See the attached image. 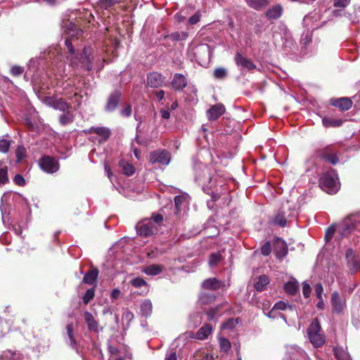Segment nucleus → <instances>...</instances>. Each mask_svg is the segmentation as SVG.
Returning <instances> with one entry per match:
<instances>
[{"instance_id":"nucleus-61","label":"nucleus","mask_w":360,"mask_h":360,"mask_svg":"<svg viewBox=\"0 0 360 360\" xmlns=\"http://www.w3.org/2000/svg\"><path fill=\"white\" fill-rule=\"evenodd\" d=\"M314 292L318 299L323 298V288L321 283H318L314 285Z\"/></svg>"},{"instance_id":"nucleus-27","label":"nucleus","mask_w":360,"mask_h":360,"mask_svg":"<svg viewBox=\"0 0 360 360\" xmlns=\"http://www.w3.org/2000/svg\"><path fill=\"white\" fill-rule=\"evenodd\" d=\"M84 320L89 330L95 333L99 332L98 323L94 316L88 311L84 313Z\"/></svg>"},{"instance_id":"nucleus-48","label":"nucleus","mask_w":360,"mask_h":360,"mask_svg":"<svg viewBox=\"0 0 360 360\" xmlns=\"http://www.w3.org/2000/svg\"><path fill=\"white\" fill-rule=\"evenodd\" d=\"M131 284L135 288L144 287L146 290H148V283L143 278L141 277L133 278L131 281Z\"/></svg>"},{"instance_id":"nucleus-18","label":"nucleus","mask_w":360,"mask_h":360,"mask_svg":"<svg viewBox=\"0 0 360 360\" xmlns=\"http://www.w3.org/2000/svg\"><path fill=\"white\" fill-rule=\"evenodd\" d=\"M187 79L182 74L179 73L174 74L171 82L172 89L179 91H182L187 86Z\"/></svg>"},{"instance_id":"nucleus-13","label":"nucleus","mask_w":360,"mask_h":360,"mask_svg":"<svg viewBox=\"0 0 360 360\" xmlns=\"http://www.w3.org/2000/svg\"><path fill=\"white\" fill-rule=\"evenodd\" d=\"M46 103L56 110L63 112L70 110L71 105L68 104L63 98H54L49 97L46 99Z\"/></svg>"},{"instance_id":"nucleus-32","label":"nucleus","mask_w":360,"mask_h":360,"mask_svg":"<svg viewBox=\"0 0 360 360\" xmlns=\"http://www.w3.org/2000/svg\"><path fill=\"white\" fill-rule=\"evenodd\" d=\"M299 283L292 278L284 284V290L288 295H295L298 291Z\"/></svg>"},{"instance_id":"nucleus-49","label":"nucleus","mask_w":360,"mask_h":360,"mask_svg":"<svg viewBox=\"0 0 360 360\" xmlns=\"http://www.w3.org/2000/svg\"><path fill=\"white\" fill-rule=\"evenodd\" d=\"M11 146V141L5 139V136L0 138V152L6 153Z\"/></svg>"},{"instance_id":"nucleus-33","label":"nucleus","mask_w":360,"mask_h":360,"mask_svg":"<svg viewBox=\"0 0 360 360\" xmlns=\"http://www.w3.org/2000/svg\"><path fill=\"white\" fill-rule=\"evenodd\" d=\"M153 311V304L150 300H143L140 304V314L146 318L150 316Z\"/></svg>"},{"instance_id":"nucleus-8","label":"nucleus","mask_w":360,"mask_h":360,"mask_svg":"<svg viewBox=\"0 0 360 360\" xmlns=\"http://www.w3.org/2000/svg\"><path fill=\"white\" fill-rule=\"evenodd\" d=\"M39 165L40 168L48 174H53L60 168L58 160L48 155L43 156L39 160Z\"/></svg>"},{"instance_id":"nucleus-45","label":"nucleus","mask_w":360,"mask_h":360,"mask_svg":"<svg viewBox=\"0 0 360 360\" xmlns=\"http://www.w3.org/2000/svg\"><path fill=\"white\" fill-rule=\"evenodd\" d=\"M186 197L185 195H176L174 197V201L176 207L175 214H178L182 210V205L184 203Z\"/></svg>"},{"instance_id":"nucleus-22","label":"nucleus","mask_w":360,"mask_h":360,"mask_svg":"<svg viewBox=\"0 0 360 360\" xmlns=\"http://www.w3.org/2000/svg\"><path fill=\"white\" fill-rule=\"evenodd\" d=\"M225 112L224 105L218 103L212 105L207 111V115L209 120H216Z\"/></svg>"},{"instance_id":"nucleus-25","label":"nucleus","mask_w":360,"mask_h":360,"mask_svg":"<svg viewBox=\"0 0 360 360\" xmlns=\"http://www.w3.org/2000/svg\"><path fill=\"white\" fill-rule=\"evenodd\" d=\"M331 302L333 307V310L336 313L342 312L345 307V302L344 300L340 298L339 293L338 292H333L331 296Z\"/></svg>"},{"instance_id":"nucleus-57","label":"nucleus","mask_w":360,"mask_h":360,"mask_svg":"<svg viewBox=\"0 0 360 360\" xmlns=\"http://www.w3.org/2000/svg\"><path fill=\"white\" fill-rule=\"evenodd\" d=\"M213 75L216 79H224L226 76V70L223 68H218L214 70Z\"/></svg>"},{"instance_id":"nucleus-55","label":"nucleus","mask_w":360,"mask_h":360,"mask_svg":"<svg viewBox=\"0 0 360 360\" xmlns=\"http://www.w3.org/2000/svg\"><path fill=\"white\" fill-rule=\"evenodd\" d=\"M202 352L201 350H198L193 354L191 359L193 360H198V359L199 357L202 356V359L200 360H214L212 356H211L208 354H205L203 356H202Z\"/></svg>"},{"instance_id":"nucleus-40","label":"nucleus","mask_w":360,"mask_h":360,"mask_svg":"<svg viewBox=\"0 0 360 360\" xmlns=\"http://www.w3.org/2000/svg\"><path fill=\"white\" fill-rule=\"evenodd\" d=\"M0 360H22V358L20 354L7 350L0 354Z\"/></svg>"},{"instance_id":"nucleus-2","label":"nucleus","mask_w":360,"mask_h":360,"mask_svg":"<svg viewBox=\"0 0 360 360\" xmlns=\"http://www.w3.org/2000/svg\"><path fill=\"white\" fill-rule=\"evenodd\" d=\"M194 180L202 186L203 191L212 195V201H217L219 198V194L212 190L217 186V179L211 176L210 168L201 162L193 159Z\"/></svg>"},{"instance_id":"nucleus-11","label":"nucleus","mask_w":360,"mask_h":360,"mask_svg":"<svg viewBox=\"0 0 360 360\" xmlns=\"http://www.w3.org/2000/svg\"><path fill=\"white\" fill-rule=\"evenodd\" d=\"M158 230L157 225L153 224V221L148 219H145L137 226L139 235L145 237L157 233Z\"/></svg>"},{"instance_id":"nucleus-36","label":"nucleus","mask_w":360,"mask_h":360,"mask_svg":"<svg viewBox=\"0 0 360 360\" xmlns=\"http://www.w3.org/2000/svg\"><path fill=\"white\" fill-rule=\"evenodd\" d=\"M323 125L325 127H338L342 124L341 119L325 117L322 119Z\"/></svg>"},{"instance_id":"nucleus-21","label":"nucleus","mask_w":360,"mask_h":360,"mask_svg":"<svg viewBox=\"0 0 360 360\" xmlns=\"http://www.w3.org/2000/svg\"><path fill=\"white\" fill-rule=\"evenodd\" d=\"M165 82V77L158 72H152L147 76V84L152 88L162 86Z\"/></svg>"},{"instance_id":"nucleus-19","label":"nucleus","mask_w":360,"mask_h":360,"mask_svg":"<svg viewBox=\"0 0 360 360\" xmlns=\"http://www.w3.org/2000/svg\"><path fill=\"white\" fill-rule=\"evenodd\" d=\"M213 328L211 324L206 323L202 326L197 332L192 333L190 336L194 339L204 340L208 338L212 333Z\"/></svg>"},{"instance_id":"nucleus-30","label":"nucleus","mask_w":360,"mask_h":360,"mask_svg":"<svg viewBox=\"0 0 360 360\" xmlns=\"http://www.w3.org/2000/svg\"><path fill=\"white\" fill-rule=\"evenodd\" d=\"M66 333L68 338L65 339L66 342L74 349L78 352L77 343L74 336L73 323H69L66 326Z\"/></svg>"},{"instance_id":"nucleus-53","label":"nucleus","mask_w":360,"mask_h":360,"mask_svg":"<svg viewBox=\"0 0 360 360\" xmlns=\"http://www.w3.org/2000/svg\"><path fill=\"white\" fill-rule=\"evenodd\" d=\"M190 320L191 322L193 321V323H191V326L193 328H196L202 322V314L200 313H195L191 316Z\"/></svg>"},{"instance_id":"nucleus-7","label":"nucleus","mask_w":360,"mask_h":360,"mask_svg":"<svg viewBox=\"0 0 360 360\" xmlns=\"http://www.w3.org/2000/svg\"><path fill=\"white\" fill-rule=\"evenodd\" d=\"M281 39L283 41V49L285 54L291 56L296 53L297 47L288 27L283 25L281 26Z\"/></svg>"},{"instance_id":"nucleus-58","label":"nucleus","mask_w":360,"mask_h":360,"mask_svg":"<svg viewBox=\"0 0 360 360\" xmlns=\"http://www.w3.org/2000/svg\"><path fill=\"white\" fill-rule=\"evenodd\" d=\"M219 345H220L221 349H222L225 352L228 351L231 348L230 342L229 341L228 339L224 338H221L219 339Z\"/></svg>"},{"instance_id":"nucleus-14","label":"nucleus","mask_w":360,"mask_h":360,"mask_svg":"<svg viewBox=\"0 0 360 360\" xmlns=\"http://www.w3.org/2000/svg\"><path fill=\"white\" fill-rule=\"evenodd\" d=\"M58 91L60 94L65 96L73 94L74 96L77 97L78 93L77 92V87L75 85V81L72 79H68L61 82V84L58 87Z\"/></svg>"},{"instance_id":"nucleus-46","label":"nucleus","mask_w":360,"mask_h":360,"mask_svg":"<svg viewBox=\"0 0 360 360\" xmlns=\"http://www.w3.org/2000/svg\"><path fill=\"white\" fill-rule=\"evenodd\" d=\"M16 162H20L26 157V149L25 148L20 145L15 150Z\"/></svg>"},{"instance_id":"nucleus-15","label":"nucleus","mask_w":360,"mask_h":360,"mask_svg":"<svg viewBox=\"0 0 360 360\" xmlns=\"http://www.w3.org/2000/svg\"><path fill=\"white\" fill-rule=\"evenodd\" d=\"M228 309L229 304L227 302L222 303L219 305H217L216 307L210 309L206 313L207 321H212L217 320Z\"/></svg>"},{"instance_id":"nucleus-3","label":"nucleus","mask_w":360,"mask_h":360,"mask_svg":"<svg viewBox=\"0 0 360 360\" xmlns=\"http://www.w3.org/2000/svg\"><path fill=\"white\" fill-rule=\"evenodd\" d=\"M65 44L70 54L68 59L70 60V65L74 69L91 71L92 69V48L91 46H84L82 52L76 51L73 47L72 39H66Z\"/></svg>"},{"instance_id":"nucleus-34","label":"nucleus","mask_w":360,"mask_h":360,"mask_svg":"<svg viewBox=\"0 0 360 360\" xmlns=\"http://www.w3.org/2000/svg\"><path fill=\"white\" fill-rule=\"evenodd\" d=\"M245 2L251 8L259 11L267 6L270 0H245Z\"/></svg>"},{"instance_id":"nucleus-23","label":"nucleus","mask_w":360,"mask_h":360,"mask_svg":"<svg viewBox=\"0 0 360 360\" xmlns=\"http://www.w3.org/2000/svg\"><path fill=\"white\" fill-rule=\"evenodd\" d=\"M225 283L216 278H207L202 283V287L207 290H217L221 288L225 287Z\"/></svg>"},{"instance_id":"nucleus-54","label":"nucleus","mask_w":360,"mask_h":360,"mask_svg":"<svg viewBox=\"0 0 360 360\" xmlns=\"http://www.w3.org/2000/svg\"><path fill=\"white\" fill-rule=\"evenodd\" d=\"M120 2V0H99L98 1L100 6L104 9H108Z\"/></svg>"},{"instance_id":"nucleus-6","label":"nucleus","mask_w":360,"mask_h":360,"mask_svg":"<svg viewBox=\"0 0 360 360\" xmlns=\"http://www.w3.org/2000/svg\"><path fill=\"white\" fill-rule=\"evenodd\" d=\"M297 215V212L295 210H291L290 208L285 209V207L283 206L281 210L276 214L272 220V223L281 227H285L287 223L295 219Z\"/></svg>"},{"instance_id":"nucleus-38","label":"nucleus","mask_w":360,"mask_h":360,"mask_svg":"<svg viewBox=\"0 0 360 360\" xmlns=\"http://www.w3.org/2000/svg\"><path fill=\"white\" fill-rule=\"evenodd\" d=\"M119 166L122 169L123 174L126 176H131L135 172L134 166L124 160H121L119 162Z\"/></svg>"},{"instance_id":"nucleus-63","label":"nucleus","mask_w":360,"mask_h":360,"mask_svg":"<svg viewBox=\"0 0 360 360\" xmlns=\"http://www.w3.org/2000/svg\"><path fill=\"white\" fill-rule=\"evenodd\" d=\"M214 299V296L209 293H202L200 296V301L202 304H206Z\"/></svg>"},{"instance_id":"nucleus-47","label":"nucleus","mask_w":360,"mask_h":360,"mask_svg":"<svg viewBox=\"0 0 360 360\" xmlns=\"http://www.w3.org/2000/svg\"><path fill=\"white\" fill-rule=\"evenodd\" d=\"M59 121L62 125L70 124L73 121V115L70 113V110L66 111L60 116Z\"/></svg>"},{"instance_id":"nucleus-43","label":"nucleus","mask_w":360,"mask_h":360,"mask_svg":"<svg viewBox=\"0 0 360 360\" xmlns=\"http://www.w3.org/2000/svg\"><path fill=\"white\" fill-rule=\"evenodd\" d=\"M64 27H66L65 31L72 37L77 36L82 32L80 30L77 29L76 25L71 22H66L64 25Z\"/></svg>"},{"instance_id":"nucleus-1","label":"nucleus","mask_w":360,"mask_h":360,"mask_svg":"<svg viewBox=\"0 0 360 360\" xmlns=\"http://www.w3.org/2000/svg\"><path fill=\"white\" fill-rule=\"evenodd\" d=\"M337 228L339 236H336L335 240L338 242L340 240L339 236L341 238V240H344L352 233L359 237V233L360 234V214L349 215L338 226L333 224L329 226L325 233L326 243L332 240Z\"/></svg>"},{"instance_id":"nucleus-29","label":"nucleus","mask_w":360,"mask_h":360,"mask_svg":"<svg viewBox=\"0 0 360 360\" xmlns=\"http://www.w3.org/2000/svg\"><path fill=\"white\" fill-rule=\"evenodd\" d=\"M99 271L96 267H91L83 277V283L88 285H93L96 281L98 276Z\"/></svg>"},{"instance_id":"nucleus-41","label":"nucleus","mask_w":360,"mask_h":360,"mask_svg":"<svg viewBox=\"0 0 360 360\" xmlns=\"http://www.w3.org/2000/svg\"><path fill=\"white\" fill-rule=\"evenodd\" d=\"M8 181V167L3 160H0V186L7 184Z\"/></svg>"},{"instance_id":"nucleus-51","label":"nucleus","mask_w":360,"mask_h":360,"mask_svg":"<svg viewBox=\"0 0 360 360\" xmlns=\"http://www.w3.org/2000/svg\"><path fill=\"white\" fill-rule=\"evenodd\" d=\"M274 309L277 311L278 310H287L290 309V311L293 310V307L291 305H289L288 303L283 301H278L273 307Z\"/></svg>"},{"instance_id":"nucleus-28","label":"nucleus","mask_w":360,"mask_h":360,"mask_svg":"<svg viewBox=\"0 0 360 360\" xmlns=\"http://www.w3.org/2000/svg\"><path fill=\"white\" fill-rule=\"evenodd\" d=\"M283 12V7L280 4H276L270 7L266 11V17L269 20H276L282 15Z\"/></svg>"},{"instance_id":"nucleus-17","label":"nucleus","mask_w":360,"mask_h":360,"mask_svg":"<svg viewBox=\"0 0 360 360\" xmlns=\"http://www.w3.org/2000/svg\"><path fill=\"white\" fill-rule=\"evenodd\" d=\"M12 195L13 194L11 192L5 193H4V195H2L1 199L0 209H1V212L2 221H3L4 224L6 223V219L10 214V208H9V205H8V201H9L11 197L12 196Z\"/></svg>"},{"instance_id":"nucleus-20","label":"nucleus","mask_w":360,"mask_h":360,"mask_svg":"<svg viewBox=\"0 0 360 360\" xmlns=\"http://www.w3.org/2000/svg\"><path fill=\"white\" fill-rule=\"evenodd\" d=\"M330 103L331 105L338 108L343 111L348 110L352 105V101L347 97L331 98L330 100Z\"/></svg>"},{"instance_id":"nucleus-4","label":"nucleus","mask_w":360,"mask_h":360,"mask_svg":"<svg viewBox=\"0 0 360 360\" xmlns=\"http://www.w3.org/2000/svg\"><path fill=\"white\" fill-rule=\"evenodd\" d=\"M319 185L323 191L329 194L337 193L340 184L335 170L330 169L324 172L320 179Z\"/></svg>"},{"instance_id":"nucleus-56","label":"nucleus","mask_w":360,"mask_h":360,"mask_svg":"<svg viewBox=\"0 0 360 360\" xmlns=\"http://www.w3.org/2000/svg\"><path fill=\"white\" fill-rule=\"evenodd\" d=\"M221 259V255L220 253H212L209 259V264L210 266H216L219 262Z\"/></svg>"},{"instance_id":"nucleus-59","label":"nucleus","mask_w":360,"mask_h":360,"mask_svg":"<svg viewBox=\"0 0 360 360\" xmlns=\"http://www.w3.org/2000/svg\"><path fill=\"white\" fill-rule=\"evenodd\" d=\"M351 2V0H334L333 6L336 8H345Z\"/></svg>"},{"instance_id":"nucleus-52","label":"nucleus","mask_w":360,"mask_h":360,"mask_svg":"<svg viewBox=\"0 0 360 360\" xmlns=\"http://www.w3.org/2000/svg\"><path fill=\"white\" fill-rule=\"evenodd\" d=\"M94 288L88 289L82 297V302L87 304L94 298Z\"/></svg>"},{"instance_id":"nucleus-50","label":"nucleus","mask_w":360,"mask_h":360,"mask_svg":"<svg viewBox=\"0 0 360 360\" xmlns=\"http://www.w3.org/2000/svg\"><path fill=\"white\" fill-rule=\"evenodd\" d=\"M239 319H229L226 322L223 323L221 326V329H232L239 322Z\"/></svg>"},{"instance_id":"nucleus-42","label":"nucleus","mask_w":360,"mask_h":360,"mask_svg":"<svg viewBox=\"0 0 360 360\" xmlns=\"http://www.w3.org/2000/svg\"><path fill=\"white\" fill-rule=\"evenodd\" d=\"M269 279L267 276H260L255 285V288L257 291L261 292L264 290L265 287L269 284Z\"/></svg>"},{"instance_id":"nucleus-44","label":"nucleus","mask_w":360,"mask_h":360,"mask_svg":"<svg viewBox=\"0 0 360 360\" xmlns=\"http://www.w3.org/2000/svg\"><path fill=\"white\" fill-rule=\"evenodd\" d=\"M134 314L129 311L128 309H125L123 311L122 316V321L123 322V324L126 325V328H128L130 325V323L134 319Z\"/></svg>"},{"instance_id":"nucleus-16","label":"nucleus","mask_w":360,"mask_h":360,"mask_svg":"<svg viewBox=\"0 0 360 360\" xmlns=\"http://www.w3.org/2000/svg\"><path fill=\"white\" fill-rule=\"evenodd\" d=\"M234 59L237 66L240 67L242 70H252L256 68V65L250 59H248L239 53L236 54Z\"/></svg>"},{"instance_id":"nucleus-9","label":"nucleus","mask_w":360,"mask_h":360,"mask_svg":"<svg viewBox=\"0 0 360 360\" xmlns=\"http://www.w3.org/2000/svg\"><path fill=\"white\" fill-rule=\"evenodd\" d=\"M283 360H310V359L302 349L296 346H290L287 348Z\"/></svg>"},{"instance_id":"nucleus-24","label":"nucleus","mask_w":360,"mask_h":360,"mask_svg":"<svg viewBox=\"0 0 360 360\" xmlns=\"http://www.w3.org/2000/svg\"><path fill=\"white\" fill-rule=\"evenodd\" d=\"M87 132L95 133L98 135L101 139L100 141H107L111 134L110 129L105 127H91L89 129H88Z\"/></svg>"},{"instance_id":"nucleus-39","label":"nucleus","mask_w":360,"mask_h":360,"mask_svg":"<svg viewBox=\"0 0 360 360\" xmlns=\"http://www.w3.org/2000/svg\"><path fill=\"white\" fill-rule=\"evenodd\" d=\"M312 41V33L309 31H307V32H304L302 34L301 37V45H302V53L303 56H305L307 54V52H305L303 49H306L310 43H311Z\"/></svg>"},{"instance_id":"nucleus-64","label":"nucleus","mask_w":360,"mask_h":360,"mask_svg":"<svg viewBox=\"0 0 360 360\" xmlns=\"http://www.w3.org/2000/svg\"><path fill=\"white\" fill-rule=\"evenodd\" d=\"M14 183L20 186H23L25 185V180L21 174H15L13 178Z\"/></svg>"},{"instance_id":"nucleus-35","label":"nucleus","mask_w":360,"mask_h":360,"mask_svg":"<svg viewBox=\"0 0 360 360\" xmlns=\"http://www.w3.org/2000/svg\"><path fill=\"white\" fill-rule=\"evenodd\" d=\"M321 158L328 161L332 165H336L339 162V158L335 153H332L328 148H326L321 154Z\"/></svg>"},{"instance_id":"nucleus-5","label":"nucleus","mask_w":360,"mask_h":360,"mask_svg":"<svg viewBox=\"0 0 360 360\" xmlns=\"http://www.w3.org/2000/svg\"><path fill=\"white\" fill-rule=\"evenodd\" d=\"M307 335L314 347H319L324 344L325 337L321 333V325L317 319H314L308 327Z\"/></svg>"},{"instance_id":"nucleus-31","label":"nucleus","mask_w":360,"mask_h":360,"mask_svg":"<svg viewBox=\"0 0 360 360\" xmlns=\"http://www.w3.org/2000/svg\"><path fill=\"white\" fill-rule=\"evenodd\" d=\"M120 94L118 92L112 93L108 98L105 110L108 112L115 110L119 103Z\"/></svg>"},{"instance_id":"nucleus-62","label":"nucleus","mask_w":360,"mask_h":360,"mask_svg":"<svg viewBox=\"0 0 360 360\" xmlns=\"http://www.w3.org/2000/svg\"><path fill=\"white\" fill-rule=\"evenodd\" d=\"M149 221H153V224L157 225V228L162 223L163 217L161 214H154L150 219H148Z\"/></svg>"},{"instance_id":"nucleus-10","label":"nucleus","mask_w":360,"mask_h":360,"mask_svg":"<svg viewBox=\"0 0 360 360\" xmlns=\"http://www.w3.org/2000/svg\"><path fill=\"white\" fill-rule=\"evenodd\" d=\"M347 265L352 273H356L360 269V256L356 255L352 248H348L345 252Z\"/></svg>"},{"instance_id":"nucleus-12","label":"nucleus","mask_w":360,"mask_h":360,"mask_svg":"<svg viewBox=\"0 0 360 360\" xmlns=\"http://www.w3.org/2000/svg\"><path fill=\"white\" fill-rule=\"evenodd\" d=\"M170 160V154L165 150L153 151L150 155V161L153 163L157 162L163 165H167Z\"/></svg>"},{"instance_id":"nucleus-26","label":"nucleus","mask_w":360,"mask_h":360,"mask_svg":"<svg viewBox=\"0 0 360 360\" xmlns=\"http://www.w3.org/2000/svg\"><path fill=\"white\" fill-rule=\"evenodd\" d=\"M165 267L161 264H150L144 266L141 271L148 276H157L162 273Z\"/></svg>"},{"instance_id":"nucleus-60","label":"nucleus","mask_w":360,"mask_h":360,"mask_svg":"<svg viewBox=\"0 0 360 360\" xmlns=\"http://www.w3.org/2000/svg\"><path fill=\"white\" fill-rule=\"evenodd\" d=\"M311 292V286L306 281L302 283V293L305 298H308L310 296Z\"/></svg>"},{"instance_id":"nucleus-37","label":"nucleus","mask_w":360,"mask_h":360,"mask_svg":"<svg viewBox=\"0 0 360 360\" xmlns=\"http://www.w3.org/2000/svg\"><path fill=\"white\" fill-rule=\"evenodd\" d=\"M333 350L338 360H352L349 354L342 347L336 346Z\"/></svg>"}]
</instances>
